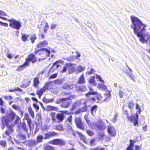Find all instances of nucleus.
Masks as SVG:
<instances>
[{"label": "nucleus", "mask_w": 150, "mask_h": 150, "mask_svg": "<svg viewBox=\"0 0 150 150\" xmlns=\"http://www.w3.org/2000/svg\"><path fill=\"white\" fill-rule=\"evenodd\" d=\"M26 142L28 143V145L30 147L35 146L38 144L37 142L35 140H27L25 141L22 142V143L24 144Z\"/></svg>", "instance_id": "obj_16"}, {"label": "nucleus", "mask_w": 150, "mask_h": 150, "mask_svg": "<svg viewBox=\"0 0 150 150\" xmlns=\"http://www.w3.org/2000/svg\"><path fill=\"white\" fill-rule=\"evenodd\" d=\"M50 116H51L52 120L53 122H56L57 121L56 119V113L54 112H52L50 113Z\"/></svg>", "instance_id": "obj_39"}, {"label": "nucleus", "mask_w": 150, "mask_h": 150, "mask_svg": "<svg viewBox=\"0 0 150 150\" xmlns=\"http://www.w3.org/2000/svg\"><path fill=\"white\" fill-rule=\"evenodd\" d=\"M130 143L129 145L127 148L126 150H134L132 148L135 142H134L131 139L130 140Z\"/></svg>", "instance_id": "obj_31"}, {"label": "nucleus", "mask_w": 150, "mask_h": 150, "mask_svg": "<svg viewBox=\"0 0 150 150\" xmlns=\"http://www.w3.org/2000/svg\"><path fill=\"white\" fill-rule=\"evenodd\" d=\"M84 118L87 123L88 125L89 126H91L92 125V124L91 122V121L88 118V117L87 115H86L84 116Z\"/></svg>", "instance_id": "obj_42"}, {"label": "nucleus", "mask_w": 150, "mask_h": 150, "mask_svg": "<svg viewBox=\"0 0 150 150\" xmlns=\"http://www.w3.org/2000/svg\"><path fill=\"white\" fill-rule=\"evenodd\" d=\"M89 90L90 92L86 93L85 94V95L87 98H88L90 97V95H96L98 94V92L97 91H93V89L91 88H89Z\"/></svg>", "instance_id": "obj_19"}, {"label": "nucleus", "mask_w": 150, "mask_h": 150, "mask_svg": "<svg viewBox=\"0 0 150 150\" xmlns=\"http://www.w3.org/2000/svg\"><path fill=\"white\" fill-rule=\"evenodd\" d=\"M56 118L58 120L57 123L62 122L64 120L65 116L62 113H57L56 115Z\"/></svg>", "instance_id": "obj_17"}, {"label": "nucleus", "mask_w": 150, "mask_h": 150, "mask_svg": "<svg viewBox=\"0 0 150 150\" xmlns=\"http://www.w3.org/2000/svg\"><path fill=\"white\" fill-rule=\"evenodd\" d=\"M22 128L23 130L26 133H28V129L26 127V125L25 122H23L22 124Z\"/></svg>", "instance_id": "obj_44"}, {"label": "nucleus", "mask_w": 150, "mask_h": 150, "mask_svg": "<svg viewBox=\"0 0 150 150\" xmlns=\"http://www.w3.org/2000/svg\"><path fill=\"white\" fill-rule=\"evenodd\" d=\"M63 61H62L60 59L58 60L56 62H55L53 64V66L54 65H56V67L57 68H58L59 67L60 65H59V63H62Z\"/></svg>", "instance_id": "obj_46"}, {"label": "nucleus", "mask_w": 150, "mask_h": 150, "mask_svg": "<svg viewBox=\"0 0 150 150\" xmlns=\"http://www.w3.org/2000/svg\"><path fill=\"white\" fill-rule=\"evenodd\" d=\"M132 23L131 28L134 30V33L138 37H139V40L143 43L146 42L144 37L143 36L142 34L145 32L146 27V25L143 23L137 17L133 16H130Z\"/></svg>", "instance_id": "obj_1"}, {"label": "nucleus", "mask_w": 150, "mask_h": 150, "mask_svg": "<svg viewBox=\"0 0 150 150\" xmlns=\"http://www.w3.org/2000/svg\"><path fill=\"white\" fill-rule=\"evenodd\" d=\"M106 92L107 93L104 94V96L106 97V98L103 100V101L104 102L110 100L111 97L110 91H107Z\"/></svg>", "instance_id": "obj_26"}, {"label": "nucleus", "mask_w": 150, "mask_h": 150, "mask_svg": "<svg viewBox=\"0 0 150 150\" xmlns=\"http://www.w3.org/2000/svg\"><path fill=\"white\" fill-rule=\"evenodd\" d=\"M0 144L4 147L6 145V143L5 141H0Z\"/></svg>", "instance_id": "obj_60"}, {"label": "nucleus", "mask_w": 150, "mask_h": 150, "mask_svg": "<svg viewBox=\"0 0 150 150\" xmlns=\"http://www.w3.org/2000/svg\"><path fill=\"white\" fill-rule=\"evenodd\" d=\"M96 99L95 98L93 97L90 98L86 99V100L87 102V101H90L91 103H93L94 102L96 101Z\"/></svg>", "instance_id": "obj_52"}, {"label": "nucleus", "mask_w": 150, "mask_h": 150, "mask_svg": "<svg viewBox=\"0 0 150 150\" xmlns=\"http://www.w3.org/2000/svg\"><path fill=\"white\" fill-rule=\"evenodd\" d=\"M60 112L64 115V114H65L68 115L70 114V113L67 110H62L60 111Z\"/></svg>", "instance_id": "obj_61"}, {"label": "nucleus", "mask_w": 150, "mask_h": 150, "mask_svg": "<svg viewBox=\"0 0 150 150\" xmlns=\"http://www.w3.org/2000/svg\"><path fill=\"white\" fill-rule=\"evenodd\" d=\"M135 108L136 109L138 110V113L140 114L141 112V108L139 105L137 103L136 104Z\"/></svg>", "instance_id": "obj_48"}, {"label": "nucleus", "mask_w": 150, "mask_h": 150, "mask_svg": "<svg viewBox=\"0 0 150 150\" xmlns=\"http://www.w3.org/2000/svg\"><path fill=\"white\" fill-rule=\"evenodd\" d=\"M87 88L85 86H79L76 89V91L79 92H84L86 91Z\"/></svg>", "instance_id": "obj_25"}, {"label": "nucleus", "mask_w": 150, "mask_h": 150, "mask_svg": "<svg viewBox=\"0 0 150 150\" xmlns=\"http://www.w3.org/2000/svg\"><path fill=\"white\" fill-rule=\"evenodd\" d=\"M86 83L85 80L84 76V75L82 74L79 77L77 83L79 84H82Z\"/></svg>", "instance_id": "obj_22"}, {"label": "nucleus", "mask_w": 150, "mask_h": 150, "mask_svg": "<svg viewBox=\"0 0 150 150\" xmlns=\"http://www.w3.org/2000/svg\"><path fill=\"white\" fill-rule=\"evenodd\" d=\"M48 143L53 145L59 146H65L66 144L65 141L63 139H55L50 141Z\"/></svg>", "instance_id": "obj_6"}, {"label": "nucleus", "mask_w": 150, "mask_h": 150, "mask_svg": "<svg viewBox=\"0 0 150 150\" xmlns=\"http://www.w3.org/2000/svg\"><path fill=\"white\" fill-rule=\"evenodd\" d=\"M42 28H43V33H42L41 30H40L38 36L42 40L45 38V33L47 32V30L49 28L48 23L45 20L42 21L40 24L38 25V29H40Z\"/></svg>", "instance_id": "obj_4"}, {"label": "nucleus", "mask_w": 150, "mask_h": 150, "mask_svg": "<svg viewBox=\"0 0 150 150\" xmlns=\"http://www.w3.org/2000/svg\"><path fill=\"white\" fill-rule=\"evenodd\" d=\"M48 44L47 40H43L39 42L36 45L38 48H40L46 46Z\"/></svg>", "instance_id": "obj_20"}, {"label": "nucleus", "mask_w": 150, "mask_h": 150, "mask_svg": "<svg viewBox=\"0 0 150 150\" xmlns=\"http://www.w3.org/2000/svg\"><path fill=\"white\" fill-rule=\"evenodd\" d=\"M44 139V138L41 135H38L36 137V142H37V144L38 143H40L42 142L43 139Z\"/></svg>", "instance_id": "obj_32"}, {"label": "nucleus", "mask_w": 150, "mask_h": 150, "mask_svg": "<svg viewBox=\"0 0 150 150\" xmlns=\"http://www.w3.org/2000/svg\"><path fill=\"white\" fill-rule=\"evenodd\" d=\"M75 95H71L68 97L62 98L57 99L55 103L57 104L61 103L60 106L64 108H69L72 103L71 98H75Z\"/></svg>", "instance_id": "obj_3"}, {"label": "nucleus", "mask_w": 150, "mask_h": 150, "mask_svg": "<svg viewBox=\"0 0 150 150\" xmlns=\"http://www.w3.org/2000/svg\"><path fill=\"white\" fill-rule=\"evenodd\" d=\"M6 21L9 22V26L12 28L19 30L22 26L21 23L19 21L13 18L10 19H7V20Z\"/></svg>", "instance_id": "obj_5"}, {"label": "nucleus", "mask_w": 150, "mask_h": 150, "mask_svg": "<svg viewBox=\"0 0 150 150\" xmlns=\"http://www.w3.org/2000/svg\"><path fill=\"white\" fill-rule=\"evenodd\" d=\"M134 105V103L132 100L130 101L128 104V107L130 109H133Z\"/></svg>", "instance_id": "obj_47"}, {"label": "nucleus", "mask_w": 150, "mask_h": 150, "mask_svg": "<svg viewBox=\"0 0 150 150\" xmlns=\"http://www.w3.org/2000/svg\"><path fill=\"white\" fill-rule=\"evenodd\" d=\"M53 66H52L49 69L48 72V74H50L55 71V69L53 68Z\"/></svg>", "instance_id": "obj_55"}, {"label": "nucleus", "mask_w": 150, "mask_h": 150, "mask_svg": "<svg viewBox=\"0 0 150 150\" xmlns=\"http://www.w3.org/2000/svg\"><path fill=\"white\" fill-rule=\"evenodd\" d=\"M98 88L100 89L105 90L107 89V86L103 84H99L98 86Z\"/></svg>", "instance_id": "obj_36"}, {"label": "nucleus", "mask_w": 150, "mask_h": 150, "mask_svg": "<svg viewBox=\"0 0 150 150\" xmlns=\"http://www.w3.org/2000/svg\"><path fill=\"white\" fill-rule=\"evenodd\" d=\"M43 101L46 103H52L54 101V98L47 99L45 98H43L42 100Z\"/></svg>", "instance_id": "obj_34"}, {"label": "nucleus", "mask_w": 150, "mask_h": 150, "mask_svg": "<svg viewBox=\"0 0 150 150\" xmlns=\"http://www.w3.org/2000/svg\"><path fill=\"white\" fill-rule=\"evenodd\" d=\"M127 75L132 80H133L134 82L135 81V80L134 78V76L132 74H128Z\"/></svg>", "instance_id": "obj_58"}, {"label": "nucleus", "mask_w": 150, "mask_h": 150, "mask_svg": "<svg viewBox=\"0 0 150 150\" xmlns=\"http://www.w3.org/2000/svg\"><path fill=\"white\" fill-rule=\"evenodd\" d=\"M94 71V70L93 69H91L90 70V71H87L86 72V74L88 75H90L92 74H93Z\"/></svg>", "instance_id": "obj_64"}, {"label": "nucleus", "mask_w": 150, "mask_h": 150, "mask_svg": "<svg viewBox=\"0 0 150 150\" xmlns=\"http://www.w3.org/2000/svg\"><path fill=\"white\" fill-rule=\"evenodd\" d=\"M48 83H47V84L46 85L44 86L40 89L38 90L37 91L36 94L38 96L39 98H40L41 97V96H42V95L43 94V93L44 91L48 90Z\"/></svg>", "instance_id": "obj_11"}, {"label": "nucleus", "mask_w": 150, "mask_h": 150, "mask_svg": "<svg viewBox=\"0 0 150 150\" xmlns=\"http://www.w3.org/2000/svg\"><path fill=\"white\" fill-rule=\"evenodd\" d=\"M30 35L29 34L27 35L23 33L21 34V39L23 42H25L29 40L28 37Z\"/></svg>", "instance_id": "obj_27"}, {"label": "nucleus", "mask_w": 150, "mask_h": 150, "mask_svg": "<svg viewBox=\"0 0 150 150\" xmlns=\"http://www.w3.org/2000/svg\"><path fill=\"white\" fill-rule=\"evenodd\" d=\"M39 79L38 77H35L33 79V85L34 86L38 88L39 84Z\"/></svg>", "instance_id": "obj_28"}, {"label": "nucleus", "mask_w": 150, "mask_h": 150, "mask_svg": "<svg viewBox=\"0 0 150 150\" xmlns=\"http://www.w3.org/2000/svg\"><path fill=\"white\" fill-rule=\"evenodd\" d=\"M62 96L65 97L68 96V97L70 96V93L67 92H62L61 94Z\"/></svg>", "instance_id": "obj_51"}, {"label": "nucleus", "mask_w": 150, "mask_h": 150, "mask_svg": "<svg viewBox=\"0 0 150 150\" xmlns=\"http://www.w3.org/2000/svg\"><path fill=\"white\" fill-rule=\"evenodd\" d=\"M58 135V134L57 132L54 131L52 132H49L45 134L44 139H48L51 137H52Z\"/></svg>", "instance_id": "obj_10"}, {"label": "nucleus", "mask_w": 150, "mask_h": 150, "mask_svg": "<svg viewBox=\"0 0 150 150\" xmlns=\"http://www.w3.org/2000/svg\"><path fill=\"white\" fill-rule=\"evenodd\" d=\"M16 118L14 121V123L15 124H18L19 123L20 119L18 116L17 115L16 116Z\"/></svg>", "instance_id": "obj_63"}, {"label": "nucleus", "mask_w": 150, "mask_h": 150, "mask_svg": "<svg viewBox=\"0 0 150 150\" xmlns=\"http://www.w3.org/2000/svg\"><path fill=\"white\" fill-rule=\"evenodd\" d=\"M62 88L64 89L69 90L73 88V84H69L66 83L64 84L62 86Z\"/></svg>", "instance_id": "obj_24"}, {"label": "nucleus", "mask_w": 150, "mask_h": 150, "mask_svg": "<svg viewBox=\"0 0 150 150\" xmlns=\"http://www.w3.org/2000/svg\"><path fill=\"white\" fill-rule=\"evenodd\" d=\"M28 111L30 115L33 118H34V112L32 108L30 107L28 108Z\"/></svg>", "instance_id": "obj_38"}, {"label": "nucleus", "mask_w": 150, "mask_h": 150, "mask_svg": "<svg viewBox=\"0 0 150 150\" xmlns=\"http://www.w3.org/2000/svg\"><path fill=\"white\" fill-rule=\"evenodd\" d=\"M95 76L91 77L88 81V82L90 83L95 84L96 81L95 80Z\"/></svg>", "instance_id": "obj_43"}, {"label": "nucleus", "mask_w": 150, "mask_h": 150, "mask_svg": "<svg viewBox=\"0 0 150 150\" xmlns=\"http://www.w3.org/2000/svg\"><path fill=\"white\" fill-rule=\"evenodd\" d=\"M98 108V106L96 105H93L91 108L90 111L91 114L95 115Z\"/></svg>", "instance_id": "obj_18"}, {"label": "nucleus", "mask_w": 150, "mask_h": 150, "mask_svg": "<svg viewBox=\"0 0 150 150\" xmlns=\"http://www.w3.org/2000/svg\"><path fill=\"white\" fill-rule=\"evenodd\" d=\"M84 100L80 99L74 103V104L76 106H79L83 104L84 106L80 108L82 112H85L87 111L88 110V106L87 105V102L86 101H84Z\"/></svg>", "instance_id": "obj_7"}, {"label": "nucleus", "mask_w": 150, "mask_h": 150, "mask_svg": "<svg viewBox=\"0 0 150 150\" xmlns=\"http://www.w3.org/2000/svg\"><path fill=\"white\" fill-rule=\"evenodd\" d=\"M129 117V120L130 121H133V125L134 126H138V116L137 113H135V116L132 115Z\"/></svg>", "instance_id": "obj_12"}, {"label": "nucleus", "mask_w": 150, "mask_h": 150, "mask_svg": "<svg viewBox=\"0 0 150 150\" xmlns=\"http://www.w3.org/2000/svg\"><path fill=\"white\" fill-rule=\"evenodd\" d=\"M17 137L18 138V140L16 139H15L14 141L16 144L18 145H20L21 146H23L21 144V141L22 140H25L26 139V136L25 134H21V133H19L17 135Z\"/></svg>", "instance_id": "obj_9"}, {"label": "nucleus", "mask_w": 150, "mask_h": 150, "mask_svg": "<svg viewBox=\"0 0 150 150\" xmlns=\"http://www.w3.org/2000/svg\"><path fill=\"white\" fill-rule=\"evenodd\" d=\"M7 16V14L5 12L0 10V18L6 21L7 20V19L3 17V16Z\"/></svg>", "instance_id": "obj_33"}, {"label": "nucleus", "mask_w": 150, "mask_h": 150, "mask_svg": "<svg viewBox=\"0 0 150 150\" xmlns=\"http://www.w3.org/2000/svg\"><path fill=\"white\" fill-rule=\"evenodd\" d=\"M86 132L87 134L90 136H93L94 134L93 132L90 130H86Z\"/></svg>", "instance_id": "obj_50"}, {"label": "nucleus", "mask_w": 150, "mask_h": 150, "mask_svg": "<svg viewBox=\"0 0 150 150\" xmlns=\"http://www.w3.org/2000/svg\"><path fill=\"white\" fill-rule=\"evenodd\" d=\"M96 78L99 80V81L103 83H104V81L102 80V78L101 76L99 75H96Z\"/></svg>", "instance_id": "obj_62"}, {"label": "nucleus", "mask_w": 150, "mask_h": 150, "mask_svg": "<svg viewBox=\"0 0 150 150\" xmlns=\"http://www.w3.org/2000/svg\"><path fill=\"white\" fill-rule=\"evenodd\" d=\"M76 133L80 137V139L84 143L86 144L87 142L86 141V138L82 133L78 131H76Z\"/></svg>", "instance_id": "obj_23"}, {"label": "nucleus", "mask_w": 150, "mask_h": 150, "mask_svg": "<svg viewBox=\"0 0 150 150\" xmlns=\"http://www.w3.org/2000/svg\"><path fill=\"white\" fill-rule=\"evenodd\" d=\"M55 129L59 131H62L64 129L63 125L61 124L57 125L55 126Z\"/></svg>", "instance_id": "obj_35"}, {"label": "nucleus", "mask_w": 150, "mask_h": 150, "mask_svg": "<svg viewBox=\"0 0 150 150\" xmlns=\"http://www.w3.org/2000/svg\"><path fill=\"white\" fill-rule=\"evenodd\" d=\"M74 122L77 127L82 130L85 129V127L82 122L80 117H75L74 118Z\"/></svg>", "instance_id": "obj_8"}, {"label": "nucleus", "mask_w": 150, "mask_h": 150, "mask_svg": "<svg viewBox=\"0 0 150 150\" xmlns=\"http://www.w3.org/2000/svg\"><path fill=\"white\" fill-rule=\"evenodd\" d=\"M45 150H55L54 147L52 146L47 145L44 147Z\"/></svg>", "instance_id": "obj_45"}, {"label": "nucleus", "mask_w": 150, "mask_h": 150, "mask_svg": "<svg viewBox=\"0 0 150 150\" xmlns=\"http://www.w3.org/2000/svg\"><path fill=\"white\" fill-rule=\"evenodd\" d=\"M96 95V99L98 100L97 103H99V102H101L103 97L101 94L100 93H98Z\"/></svg>", "instance_id": "obj_37"}, {"label": "nucleus", "mask_w": 150, "mask_h": 150, "mask_svg": "<svg viewBox=\"0 0 150 150\" xmlns=\"http://www.w3.org/2000/svg\"><path fill=\"white\" fill-rule=\"evenodd\" d=\"M28 64L25 62L23 64L21 65L18 66L17 69L16 71H21L23 70L26 67H28Z\"/></svg>", "instance_id": "obj_21"}, {"label": "nucleus", "mask_w": 150, "mask_h": 150, "mask_svg": "<svg viewBox=\"0 0 150 150\" xmlns=\"http://www.w3.org/2000/svg\"><path fill=\"white\" fill-rule=\"evenodd\" d=\"M50 52V51L47 48H43L39 50L35 48L34 53L30 54L25 59V62L29 66L30 62L33 64L37 62L38 61H40L41 59L39 58L38 59L35 55L38 54V55H40L41 57L45 59L49 56Z\"/></svg>", "instance_id": "obj_2"}, {"label": "nucleus", "mask_w": 150, "mask_h": 150, "mask_svg": "<svg viewBox=\"0 0 150 150\" xmlns=\"http://www.w3.org/2000/svg\"><path fill=\"white\" fill-rule=\"evenodd\" d=\"M25 119L27 120V123L28 124V125L30 127L31 124L32 123V121L31 119L29 117L28 114L27 113H25Z\"/></svg>", "instance_id": "obj_29"}, {"label": "nucleus", "mask_w": 150, "mask_h": 150, "mask_svg": "<svg viewBox=\"0 0 150 150\" xmlns=\"http://www.w3.org/2000/svg\"><path fill=\"white\" fill-rule=\"evenodd\" d=\"M58 75L57 73H54L51 75L49 77V79H53L56 78Z\"/></svg>", "instance_id": "obj_57"}, {"label": "nucleus", "mask_w": 150, "mask_h": 150, "mask_svg": "<svg viewBox=\"0 0 150 150\" xmlns=\"http://www.w3.org/2000/svg\"><path fill=\"white\" fill-rule=\"evenodd\" d=\"M72 117L71 115H70L67 118V120L71 124L72 122Z\"/></svg>", "instance_id": "obj_56"}, {"label": "nucleus", "mask_w": 150, "mask_h": 150, "mask_svg": "<svg viewBox=\"0 0 150 150\" xmlns=\"http://www.w3.org/2000/svg\"><path fill=\"white\" fill-rule=\"evenodd\" d=\"M47 108L50 110H55L57 109V108L56 107L51 105L48 106H47Z\"/></svg>", "instance_id": "obj_54"}, {"label": "nucleus", "mask_w": 150, "mask_h": 150, "mask_svg": "<svg viewBox=\"0 0 150 150\" xmlns=\"http://www.w3.org/2000/svg\"><path fill=\"white\" fill-rule=\"evenodd\" d=\"M4 99L5 100H12L13 99V97L10 95L6 96L4 97Z\"/></svg>", "instance_id": "obj_49"}, {"label": "nucleus", "mask_w": 150, "mask_h": 150, "mask_svg": "<svg viewBox=\"0 0 150 150\" xmlns=\"http://www.w3.org/2000/svg\"><path fill=\"white\" fill-rule=\"evenodd\" d=\"M30 83L31 81L29 79H24L23 81L22 84L20 87L24 88H25L30 85Z\"/></svg>", "instance_id": "obj_15"}, {"label": "nucleus", "mask_w": 150, "mask_h": 150, "mask_svg": "<svg viewBox=\"0 0 150 150\" xmlns=\"http://www.w3.org/2000/svg\"><path fill=\"white\" fill-rule=\"evenodd\" d=\"M30 39L31 43L33 44L34 43L35 41L37 39V37L36 34L34 33L32 34L30 37Z\"/></svg>", "instance_id": "obj_30"}, {"label": "nucleus", "mask_w": 150, "mask_h": 150, "mask_svg": "<svg viewBox=\"0 0 150 150\" xmlns=\"http://www.w3.org/2000/svg\"><path fill=\"white\" fill-rule=\"evenodd\" d=\"M13 132L11 125H10L7 127V129L4 132L5 134L9 137L8 139L10 141L12 139V137L10 136V134Z\"/></svg>", "instance_id": "obj_13"}, {"label": "nucleus", "mask_w": 150, "mask_h": 150, "mask_svg": "<svg viewBox=\"0 0 150 150\" xmlns=\"http://www.w3.org/2000/svg\"><path fill=\"white\" fill-rule=\"evenodd\" d=\"M9 115L10 116L11 120H13L14 119L16 115L15 113L13 111H11L9 114Z\"/></svg>", "instance_id": "obj_41"}, {"label": "nucleus", "mask_w": 150, "mask_h": 150, "mask_svg": "<svg viewBox=\"0 0 150 150\" xmlns=\"http://www.w3.org/2000/svg\"><path fill=\"white\" fill-rule=\"evenodd\" d=\"M124 92L122 90H120L119 91V93H118V94L119 95V96L121 98H123L124 96Z\"/></svg>", "instance_id": "obj_59"}, {"label": "nucleus", "mask_w": 150, "mask_h": 150, "mask_svg": "<svg viewBox=\"0 0 150 150\" xmlns=\"http://www.w3.org/2000/svg\"><path fill=\"white\" fill-rule=\"evenodd\" d=\"M108 132L111 137H115L116 135V131L115 128L112 126L108 127Z\"/></svg>", "instance_id": "obj_14"}, {"label": "nucleus", "mask_w": 150, "mask_h": 150, "mask_svg": "<svg viewBox=\"0 0 150 150\" xmlns=\"http://www.w3.org/2000/svg\"><path fill=\"white\" fill-rule=\"evenodd\" d=\"M2 122H4L6 125L8 127L9 125H8V122L9 121V120L6 118L5 116H3L2 118Z\"/></svg>", "instance_id": "obj_40"}, {"label": "nucleus", "mask_w": 150, "mask_h": 150, "mask_svg": "<svg viewBox=\"0 0 150 150\" xmlns=\"http://www.w3.org/2000/svg\"><path fill=\"white\" fill-rule=\"evenodd\" d=\"M118 114L117 113H116L114 115L113 118L112 119L111 121L114 122H115L117 120L118 117Z\"/></svg>", "instance_id": "obj_53"}]
</instances>
